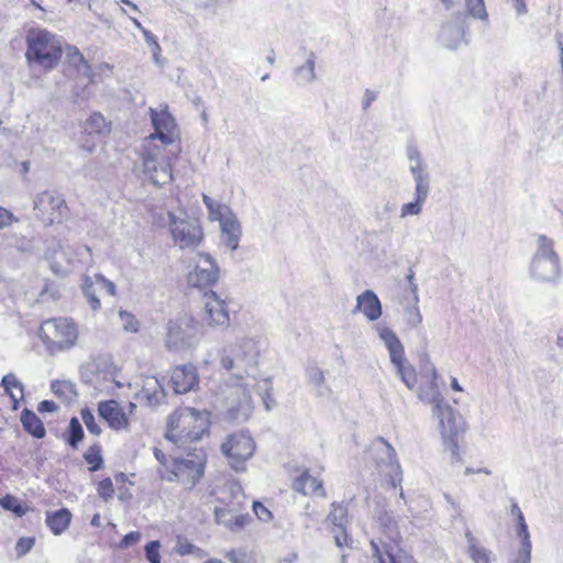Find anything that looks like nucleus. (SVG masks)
<instances>
[{
    "label": "nucleus",
    "instance_id": "0eeeda50",
    "mask_svg": "<svg viewBox=\"0 0 563 563\" xmlns=\"http://www.w3.org/2000/svg\"><path fill=\"white\" fill-rule=\"evenodd\" d=\"M200 338L199 322L192 316L183 313L168 322L165 344L168 350L184 351L196 347Z\"/></svg>",
    "mask_w": 563,
    "mask_h": 563
},
{
    "label": "nucleus",
    "instance_id": "79ce46f5",
    "mask_svg": "<svg viewBox=\"0 0 563 563\" xmlns=\"http://www.w3.org/2000/svg\"><path fill=\"white\" fill-rule=\"evenodd\" d=\"M328 520L336 529H345L349 525L347 509L344 505L339 503H332Z\"/></svg>",
    "mask_w": 563,
    "mask_h": 563
},
{
    "label": "nucleus",
    "instance_id": "412c9836",
    "mask_svg": "<svg viewBox=\"0 0 563 563\" xmlns=\"http://www.w3.org/2000/svg\"><path fill=\"white\" fill-rule=\"evenodd\" d=\"M99 416L114 430H124L129 426V419L115 400L101 401L98 405Z\"/></svg>",
    "mask_w": 563,
    "mask_h": 563
},
{
    "label": "nucleus",
    "instance_id": "f03ea898",
    "mask_svg": "<svg viewBox=\"0 0 563 563\" xmlns=\"http://www.w3.org/2000/svg\"><path fill=\"white\" fill-rule=\"evenodd\" d=\"M209 427V413L184 407L175 410L168 418L165 438L183 450L198 442Z\"/></svg>",
    "mask_w": 563,
    "mask_h": 563
},
{
    "label": "nucleus",
    "instance_id": "6e6552de",
    "mask_svg": "<svg viewBox=\"0 0 563 563\" xmlns=\"http://www.w3.org/2000/svg\"><path fill=\"white\" fill-rule=\"evenodd\" d=\"M168 229L170 238L180 250H195L203 240V230L198 219L186 212L177 214L168 211Z\"/></svg>",
    "mask_w": 563,
    "mask_h": 563
},
{
    "label": "nucleus",
    "instance_id": "774afa93",
    "mask_svg": "<svg viewBox=\"0 0 563 563\" xmlns=\"http://www.w3.org/2000/svg\"><path fill=\"white\" fill-rule=\"evenodd\" d=\"M406 279L409 283V288L411 294L413 295V300L417 303L418 302V285L415 283V272L410 268Z\"/></svg>",
    "mask_w": 563,
    "mask_h": 563
},
{
    "label": "nucleus",
    "instance_id": "a878e982",
    "mask_svg": "<svg viewBox=\"0 0 563 563\" xmlns=\"http://www.w3.org/2000/svg\"><path fill=\"white\" fill-rule=\"evenodd\" d=\"M375 330L388 350L391 363L405 356L404 345L391 329L386 325L378 324L375 327Z\"/></svg>",
    "mask_w": 563,
    "mask_h": 563
},
{
    "label": "nucleus",
    "instance_id": "4d7b16f0",
    "mask_svg": "<svg viewBox=\"0 0 563 563\" xmlns=\"http://www.w3.org/2000/svg\"><path fill=\"white\" fill-rule=\"evenodd\" d=\"M517 536L521 539L520 548L532 549L530 533L526 521L519 522V525H517Z\"/></svg>",
    "mask_w": 563,
    "mask_h": 563
},
{
    "label": "nucleus",
    "instance_id": "2eb2a0df",
    "mask_svg": "<svg viewBox=\"0 0 563 563\" xmlns=\"http://www.w3.org/2000/svg\"><path fill=\"white\" fill-rule=\"evenodd\" d=\"M369 545L374 563H417L411 554L383 538L371 540Z\"/></svg>",
    "mask_w": 563,
    "mask_h": 563
},
{
    "label": "nucleus",
    "instance_id": "ddd939ff",
    "mask_svg": "<svg viewBox=\"0 0 563 563\" xmlns=\"http://www.w3.org/2000/svg\"><path fill=\"white\" fill-rule=\"evenodd\" d=\"M150 110L155 132L145 140H152L154 143L159 142V146H165V148L172 146L170 148L174 150L175 146H177L176 143L179 141V133L174 118L166 109Z\"/></svg>",
    "mask_w": 563,
    "mask_h": 563
},
{
    "label": "nucleus",
    "instance_id": "ea45409f",
    "mask_svg": "<svg viewBox=\"0 0 563 563\" xmlns=\"http://www.w3.org/2000/svg\"><path fill=\"white\" fill-rule=\"evenodd\" d=\"M51 389L65 402H71L77 397L76 387L69 380H55L52 383Z\"/></svg>",
    "mask_w": 563,
    "mask_h": 563
},
{
    "label": "nucleus",
    "instance_id": "0e129e2a",
    "mask_svg": "<svg viewBox=\"0 0 563 563\" xmlns=\"http://www.w3.org/2000/svg\"><path fill=\"white\" fill-rule=\"evenodd\" d=\"M144 41L152 53H157V51H162L157 37L151 31H144Z\"/></svg>",
    "mask_w": 563,
    "mask_h": 563
},
{
    "label": "nucleus",
    "instance_id": "5701e85b",
    "mask_svg": "<svg viewBox=\"0 0 563 563\" xmlns=\"http://www.w3.org/2000/svg\"><path fill=\"white\" fill-rule=\"evenodd\" d=\"M45 257L55 274L65 275L70 272L74 266V258L60 244L48 249L45 253Z\"/></svg>",
    "mask_w": 563,
    "mask_h": 563
},
{
    "label": "nucleus",
    "instance_id": "69168bd1",
    "mask_svg": "<svg viewBox=\"0 0 563 563\" xmlns=\"http://www.w3.org/2000/svg\"><path fill=\"white\" fill-rule=\"evenodd\" d=\"M141 540V533L139 531H132L124 536L120 542L121 548H129Z\"/></svg>",
    "mask_w": 563,
    "mask_h": 563
},
{
    "label": "nucleus",
    "instance_id": "b1692460",
    "mask_svg": "<svg viewBox=\"0 0 563 563\" xmlns=\"http://www.w3.org/2000/svg\"><path fill=\"white\" fill-rule=\"evenodd\" d=\"M139 396L150 406L159 405L165 398V390L155 376H144Z\"/></svg>",
    "mask_w": 563,
    "mask_h": 563
},
{
    "label": "nucleus",
    "instance_id": "72a5a7b5",
    "mask_svg": "<svg viewBox=\"0 0 563 563\" xmlns=\"http://www.w3.org/2000/svg\"><path fill=\"white\" fill-rule=\"evenodd\" d=\"M202 200L208 209L209 219L211 221H219V223H222L227 219L234 216L233 211L224 203H221L217 200H213L207 195H202Z\"/></svg>",
    "mask_w": 563,
    "mask_h": 563
},
{
    "label": "nucleus",
    "instance_id": "cd10ccee",
    "mask_svg": "<svg viewBox=\"0 0 563 563\" xmlns=\"http://www.w3.org/2000/svg\"><path fill=\"white\" fill-rule=\"evenodd\" d=\"M437 379L438 373L435 367L432 366L430 369L429 380L421 385L418 391V397L422 401L433 405V407L445 402L439 390Z\"/></svg>",
    "mask_w": 563,
    "mask_h": 563
},
{
    "label": "nucleus",
    "instance_id": "6e6d98bb",
    "mask_svg": "<svg viewBox=\"0 0 563 563\" xmlns=\"http://www.w3.org/2000/svg\"><path fill=\"white\" fill-rule=\"evenodd\" d=\"M97 287L99 291H106L107 294L111 296L117 295V287L113 282L107 279L104 276L97 274Z\"/></svg>",
    "mask_w": 563,
    "mask_h": 563
},
{
    "label": "nucleus",
    "instance_id": "2f4dec72",
    "mask_svg": "<svg viewBox=\"0 0 563 563\" xmlns=\"http://www.w3.org/2000/svg\"><path fill=\"white\" fill-rule=\"evenodd\" d=\"M465 539L467 542V553L474 563H492L494 559L493 552L482 545L471 531L465 532Z\"/></svg>",
    "mask_w": 563,
    "mask_h": 563
},
{
    "label": "nucleus",
    "instance_id": "5fc2aeb1",
    "mask_svg": "<svg viewBox=\"0 0 563 563\" xmlns=\"http://www.w3.org/2000/svg\"><path fill=\"white\" fill-rule=\"evenodd\" d=\"M98 494L104 500H108V499L113 497V494H114L113 484H112V481L109 477L103 478L98 484Z\"/></svg>",
    "mask_w": 563,
    "mask_h": 563
},
{
    "label": "nucleus",
    "instance_id": "c756f323",
    "mask_svg": "<svg viewBox=\"0 0 563 563\" xmlns=\"http://www.w3.org/2000/svg\"><path fill=\"white\" fill-rule=\"evenodd\" d=\"M220 228L223 243L230 250H236L242 234L241 224L236 216L234 214L220 223Z\"/></svg>",
    "mask_w": 563,
    "mask_h": 563
},
{
    "label": "nucleus",
    "instance_id": "338daca9",
    "mask_svg": "<svg viewBox=\"0 0 563 563\" xmlns=\"http://www.w3.org/2000/svg\"><path fill=\"white\" fill-rule=\"evenodd\" d=\"M85 459H86L87 463L89 465H91L90 471H92V472L99 470L102 465V459L98 454L87 453L85 455Z\"/></svg>",
    "mask_w": 563,
    "mask_h": 563
},
{
    "label": "nucleus",
    "instance_id": "e433bc0d",
    "mask_svg": "<svg viewBox=\"0 0 563 563\" xmlns=\"http://www.w3.org/2000/svg\"><path fill=\"white\" fill-rule=\"evenodd\" d=\"M396 367L397 374L408 389H415L417 385V374L411 364L408 363L405 356L393 362Z\"/></svg>",
    "mask_w": 563,
    "mask_h": 563
},
{
    "label": "nucleus",
    "instance_id": "e2e57ef3",
    "mask_svg": "<svg viewBox=\"0 0 563 563\" xmlns=\"http://www.w3.org/2000/svg\"><path fill=\"white\" fill-rule=\"evenodd\" d=\"M253 510L256 517L262 521H269L272 518L271 511L260 501L253 503Z\"/></svg>",
    "mask_w": 563,
    "mask_h": 563
},
{
    "label": "nucleus",
    "instance_id": "dca6fc26",
    "mask_svg": "<svg viewBox=\"0 0 563 563\" xmlns=\"http://www.w3.org/2000/svg\"><path fill=\"white\" fill-rule=\"evenodd\" d=\"M34 209L44 222L53 224L60 221L66 205L60 195L44 191L34 200Z\"/></svg>",
    "mask_w": 563,
    "mask_h": 563
},
{
    "label": "nucleus",
    "instance_id": "bf43d9fd",
    "mask_svg": "<svg viewBox=\"0 0 563 563\" xmlns=\"http://www.w3.org/2000/svg\"><path fill=\"white\" fill-rule=\"evenodd\" d=\"M307 377H308L309 382L311 384H313L314 386H321L324 382V374L317 366H311V367L307 368Z\"/></svg>",
    "mask_w": 563,
    "mask_h": 563
},
{
    "label": "nucleus",
    "instance_id": "37998d69",
    "mask_svg": "<svg viewBox=\"0 0 563 563\" xmlns=\"http://www.w3.org/2000/svg\"><path fill=\"white\" fill-rule=\"evenodd\" d=\"M85 131L88 134H102L109 132V126L101 113H93L87 119Z\"/></svg>",
    "mask_w": 563,
    "mask_h": 563
},
{
    "label": "nucleus",
    "instance_id": "052dcab7",
    "mask_svg": "<svg viewBox=\"0 0 563 563\" xmlns=\"http://www.w3.org/2000/svg\"><path fill=\"white\" fill-rule=\"evenodd\" d=\"M228 489L230 490L232 495V501L231 503H238L242 506L244 501V494L242 490V487L239 483H230L228 484Z\"/></svg>",
    "mask_w": 563,
    "mask_h": 563
},
{
    "label": "nucleus",
    "instance_id": "9b49d317",
    "mask_svg": "<svg viewBox=\"0 0 563 563\" xmlns=\"http://www.w3.org/2000/svg\"><path fill=\"white\" fill-rule=\"evenodd\" d=\"M255 450V441L246 431L229 434L221 444L222 454L235 472L246 471V462L252 459Z\"/></svg>",
    "mask_w": 563,
    "mask_h": 563
},
{
    "label": "nucleus",
    "instance_id": "423d86ee",
    "mask_svg": "<svg viewBox=\"0 0 563 563\" xmlns=\"http://www.w3.org/2000/svg\"><path fill=\"white\" fill-rule=\"evenodd\" d=\"M77 324L68 318H52L42 322L40 336L51 354L73 349L78 340Z\"/></svg>",
    "mask_w": 563,
    "mask_h": 563
},
{
    "label": "nucleus",
    "instance_id": "1a4fd4ad",
    "mask_svg": "<svg viewBox=\"0 0 563 563\" xmlns=\"http://www.w3.org/2000/svg\"><path fill=\"white\" fill-rule=\"evenodd\" d=\"M369 454L379 473L388 478L387 482L393 488H400L399 497L404 498L402 471L395 449L385 439L378 438L371 444Z\"/></svg>",
    "mask_w": 563,
    "mask_h": 563
},
{
    "label": "nucleus",
    "instance_id": "4be33fe9",
    "mask_svg": "<svg viewBox=\"0 0 563 563\" xmlns=\"http://www.w3.org/2000/svg\"><path fill=\"white\" fill-rule=\"evenodd\" d=\"M355 310L362 311L368 321L378 320L383 313L379 298L369 289L357 296Z\"/></svg>",
    "mask_w": 563,
    "mask_h": 563
},
{
    "label": "nucleus",
    "instance_id": "3c124183",
    "mask_svg": "<svg viewBox=\"0 0 563 563\" xmlns=\"http://www.w3.org/2000/svg\"><path fill=\"white\" fill-rule=\"evenodd\" d=\"M159 541H151L145 545V556L150 563H161Z\"/></svg>",
    "mask_w": 563,
    "mask_h": 563
},
{
    "label": "nucleus",
    "instance_id": "a19ab883",
    "mask_svg": "<svg viewBox=\"0 0 563 563\" xmlns=\"http://www.w3.org/2000/svg\"><path fill=\"white\" fill-rule=\"evenodd\" d=\"M81 289L84 295L86 296L90 307L92 310H98L101 306L99 298L97 297V292L99 291L97 287V277H84Z\"/></svg>",
    "mask_w": 563,
    "mask_h": 563
},
{
    "label": "nucleus",
    "instance_id": "8fccbe9b",
    "mask_svg": "<svg viewBox=\"0 0 563 563\" xmlns=\"http://www.w3.org/2000/svg\"><path fill=\"white\" fill-rule=\"evenodd\" d=\"M176 552L181 555H200L202 550L187 540H179L176 545Z\"/></svg>",
    "mask_w": 563,
    "mask_h": 563
},
{
    "label": "nucleus",
    "instance_id": "864d4df0",
    "mask_svg": "<svg viewBox=\"0 0 563 563\" xmlns=\"http://www.w3.org/2000/svg\"><path fill=\"white\" fill-rule=\"evenodd\" d=\"M35 540L34 538H20L15 544V552L19 558L25 555L31 551V549L34 547Z\"/></svg>",
    "mask_w": 563,
    "mask_h": 563
},
{
    "label": "nucleus",
    "instance_id": "c03bdc74",
    "mask_svg": "<svg viewBox=\"0 0 563 563\" xmlns=\"http://www.w3.org/2000/svg\"><path fill=\"white\" fill-rule=\"evenodd\" d=\"M466 15L487 22L488 14L484 4V0H464Z\"/></svg>",
    "mask_w": 563,
    "mask_h": 563
},
{
    "label": "nucleus",
    "instance_id": "09e8293b",
    "mask_svg": "<svg viewBox=\"0 0 563 563\" xmlns=\"http://www.w3.org/2000/svg\"><path fill=\"white\" fill-rule=\"evenodd\" d=\"M80 416H81V419H82L87 430L90 433H92L95 435H99L101 433V429L98 426L93 413L89 409H87V408L82 409L80 412Z\"/></svg>",
    "mask_w": 563,
    "mask_h": 563
},
{
    "label": "nucleus",
    "instance_id": "6ab92c4d",
    "mask_svg": "<svg viewBox=\"0 0 563 563\" xmlns=\"http://www.w3.org/2000/svg\"><path fill=\"white\" fill-rule=\"evenodd\" d=\"M214 516L218 523L231 530L242 529L250 519L247 515L242 514V506L238 503H229L223 507H216Z\"/></svg>",
    "mask_w": 563,
    "mask_h": 563
},
{
    "label": "nucleus",
    "instance_id": "20e7f679",
    "mask_svg": "<svg viewBox=\"0 0 563 563\" xmlns=\"http://www.w3.org/2000/svg\"><path fill=\"white\" fill-rule=\"evenodd\" d=\"M26 58L45 69L54 68L62 58L60 40L44 29H31L26 35Z\"/></svg>",
    "mask_w": 563,
    "mask_h": 563
},
{
    "label": "nucleus",
    "instance_id": "603ef678",
    "mask_svg": "<svg viewBox=\"0 0 563 563\" xmlns=\"http://www.w3.org/2000/svg\"><path fill=\"white\" fill-rule=\"evenodd\" d=\"M18 222L19 219L10 210L0 206V231Z\"/></svg>",
    "mask_w": 563,
    "mask_h": 563
},
{
    "label": "nucleus",
    "instance_id": "de8ad7c7",
    "mask_svg": "<svg viewBox=\"0 0 563 563\" xmlns=\"http://www.w3.org/2000/svg\"><path fill=\"white\" fill-rule=\"evenodd\" d=\"M405 321L412 329H416L421 324L422 314L416 305L405 309Z\"/></svg>",
    "mask_w": 563,
    "mask_h": 563
},
{
    "label": "nucleus",
    "instance_id": "c85d7f7f",
    "mask_svg": "<svg viewBox=\"0 0 563 563\" xmlns=\"http://www.w3.org/2000/svg\"><path fill=\"white\" fill-rule=\"evenodd\" d=\"M380 536L387 543L399 547L400 532L398 529L397 521L390 512L385 511L378 518Z\"/></svg>",
    "mask_w": 563,
    "mask_h": 563
},
{
    "label": "nucleus",
    "instance_id": "f3484780",
    "mask_svg": "<svg viewBox=\"0 0 563 563\" xmlns=\"http://www.w3.org/2000/svg\"><path fill=\"white\" fill-rule=\"evenodd\" d=\"M219 280V267L209 254H199L194 271L188 275V283L196 288L214 285Z\"/></svg>",
    "mask_w": 563,
    "mask_h": 563
},
{
    "label": "nucleus",
    "instance_id": "bb28decb",
    "mask_svg": "<svg viewBox=\"0 0 563 563\" xmlns=\"http://www.w3.org/2000/svg\"><path fill=\"white\" fill-rule=\"evenodd\" d=\"M65 54L68 66L74 68L78 76L87 78L89 82H92L91 67L79 49L76 46L67 45Z\"/></svg>",
    "mask_w": 563,
    "mask_h": 563
},
{
    "label": "nucleus",
    "instance_id": "a211bd4d",
    "mask_svg": "<svg viewBox=\"0 0 563 563\" xmlns=\"http://www.w3.org/2000/svg\"><path fill=\"white\" fill-rule=\"evenodd\" d=\"M408 168L415 180V189L430 191V174L417 147H407Z\"/></svg>",
    "mask_w": 563,
    "mask_h": 563
},
{
    "label": "nucleus",
    "instance_id": "c9c22d12",
    "mask_svg": "<svg viewBox=\"0 0 563 563\" xmlns=\"http://www.w3.org/2000/svg\"><path fill=\"white\" fill-rule=\"evenodd\" d=\"M70 519L71 514L63 508L55 512L47 514L46 523L54 534H60L68 528Z\"/></svg>",
    "mask_w": 563,
    "mask_h": 563
},
{
    "label": "nucleus",
    "instance_id": "393cba45",
    "mask_svg": "<svg viewBox=\"0 0 563 563\" xmlns=\"http://www.w3.org/2000/svg\"><path fill=\"white\" fill-rule=\"evenodd\" d=\"M292 489L303 496L319 495L325 497L322 482L308 472L301 473L292 482Z\"/></svg>",
    "mask_w": 563,
    "mask_h": 563
},
{
    "label": "nucleus",
    "instance_id": "9d476101",
    "mask_svg": "<svg viewBox=\"0 0 563 563\" xmlns=\"http://www.w3.org/2000/svg\"><path fill=\"white\" fill-rule=\"evenodd\" d=\"M206 463V454L202 450L192 449L187 457H174L170 470L162 473V477L168 482L178 481L192 487L202 477Z\"/></svg>",
    "mask_w": 563,
    "mask_h": 563
},
{
    "label": "nucleus",
    "instance_id": "13d9d810",
    "mask_svg": "<svg viewBox=\"0 0 563 563\" xmlns=\"http://www.w3.org/2000/svg\"><path fill=\"white\" fill-rule=\"evenodd\" d=\"M333 538H334L335 545L340 549H343L344 547L351 548V545H352V539L347 536L345 529L334 530Z\"/></svg>",
    "mask_w": 563,
    "mask_h": 563
},
{
    "label": "nucleus",
    "instance_id": "4c0bfd02",
    "mask_svg": "<svg viewBox=\"0 0 563 563\" xmlns=\"http://www.w3.org/2000/svg\"><path fill=\"white\" fill-rule=\"evenodd\" d=\"M429 192L430 191L415 189V199L401 206L400 218L420 216Z\"/></svg>",
    "mask_w": 563,
    "mask_h": 563
},
{
    "label": "nucleus",
    "instance_id": "39448f33",
    "mask_svg": "<svg viewBox=\"0 0 563 563\" xmlns=\"http://www.w3.org/2000/svg\"><path fill=\"white\" fill-rule=\"evenodd\" d=\"M529 274L531 278L539 283H552L560 278V256L554 250V241L552 239L543 234L536 238Z\"/></svg>",
    "mask_w": 563,
    "mask_h": 563
},
{
    "label": "nucleus",
    "instance_id": "a18cd8bd",
    "mask_svg": "<svg viewBox=\"0 0 563 563\" xmlns=\"http://www.w3.org/2000/svg\"><path fill=\"white\" fill-rule=\"evenodd\" d=\"M0 506L8 511H12L18 517H22L25 514V510L22 507L20 500L11 495H5L4 497L0 498Z\"/></svg>",
    "mask_w": 563,
    "mask_h": 563
},
{
    "label": "nucleus",
    "instance_id": "49530a36",
    "mask_svg": "<svg viewBox=\"0 0 563 563\" xmlns=\"http://www.w3.org/2000/svg\"><path fill=\"white\" fill-rule=\"evenodd\" d=\"M84 438V430L81 424L79 423L77 418H71L69 422V437H68V444L71 448H77L78 443Z\"/></svg>",
    "mask_w": 563,
    "mask_h": 563
},
{
    "label": "nucleus",
    "instance_id": "f8f14e48",
    "mask_svg": "<svg viewBox=\"0 0 563 563\" xmlns=\"http://www.w3.org/2000/svg\"><path fill=\"white\" fill-rule=\"evenodd\" d=\"M433 416L439 421V429L444 441L445 449L451 452L452 463L461 460L456 435L461 431L457 412L446 402L432 408Z\"/></svg>",
    "mask_w": 563,
    "mask_h": 563
},
{
    "label": "nucleus",
    "instance_id": "f257e3e1",
    "mask_svg": "<svg viewBox=\"0 0 563 563\" xmlns=\"http://www.w3.org/2000/svg\"><path fill=\"white\" fill-rule=\"evenodd\" d=\"M257 343L251 338L239 339L220 352V364L230 372L225 380L227 417L238 423L247 421L253 412L251 388L255 378L250 374V369L257 363Z\"/></svg>",
    "mask_w": 563,
    "mask_h": 563
},
{
    "label": "nucleus",
    "instance_id": "7c9ffc66",
    "mask_svg": "<svg viewBox=\"0 0 563 563\" xmlns=\"http://www.w3.org/2000/svg\"><path fill=\"white\" fill-rule=\"evenodd\" d=\"M316 54L310 52L303 64L297 66L294 70V79L300 86H306L317 79L316 75Z\"/></svg>",
    "mask_w": 563,
    "mask_h": 563
},
{
    "label": "nucleus",
    "instance_id": "7ed1b4c3",
    "mask_svg": "<svg viewBox=\"0 0 563 563\" xmlns=\"http://www.w3.org/2000/svg\"><path fill=\"white\" fill-rule=\"evenodd\" d=\"M180 152L179 146L165 148L152 140H144L142 144V173L152 184L163 186L173 180V161Z\"/></svg>",
    "mask_w": 563,
    "mask_h": 563
},
{
    "label": "nucleus",
    "instance_id": "58836bf2",
    "mask_svg": "<svg viewBox=\"0 0 563 563\" xmlns=\"http://www.w3.org/2000/svg\"><path fill=\"white\" fill-rule=\"evenodd\" d=\"M1 386L13 401V408L15 409L16 404L24 397L22 383L13 374H8L3 376Z\"/></svg>",
    "mask_w": 563,
    "mask_h": 563
},
{
    "label": "nucleus",
    "instance_id": "f704fd0d",
    "mask_svg": "<svg viewBox=\"0 0 563 563\" xmlns=\"http://www.w3.org/2000/svg\"><path fill=\"white\" fill-rule=\"evenodd\" d=\"M21 422L26 432L34 438L42 439L45 435V428L41 419L31 410L24 409L21 413Z\"/></svg>",
    "mask_w": 563,
    "mask_h": 563
},
{
    "label": "nucleus",
    "instance_id": "680f3d73",
    "mask_svg": "<svg viewBox=\"0 0 563 563\" xmlns=\"http://www.w3.org/2000/svg\"><path fill=\"white\" fill-rule=\"evenodd\" d=\"M532 549L519 548L516 556L508 563H531Z\"/></svg>",
    "mask_w": 563,
    "mask_h": 563
},
{
    "label": "nucleus",
    "instance_id": "aec40b11",
    "mask_svg": "<svg viewBox=\"0 0 563 563\" xmlns=\"http://www.w3.org/2000/svg\"><path fill=\"white\" fill-rule=\"evenodd\" d=\"M170 383L176 394H186L198 384V374L194 365L176 366L170 376Z\"/></svg>",
    "mask_w": 563,
    "mask_h": 563
},
{
    "label": "nucleus",
    "instance_id": "473e14b6",
    "mask_svg": "<svg viewBox=\"0 0 563 563\" xmlns=\"http://www.w3.org/2000/svg\"><path fill=\"white\" fill-rule=\"evenodd\" d=\"M464 30L461 26L446 23L440 30L439 40L445 47L456 49L464 41Z\"/></svg>",
    "mask_w": 563,
    "mask_h": 563
},
{
    "label": "nucleus",
    "instance_id": "4468645a",
    "mask_svg": "<svg viewBox=\"0 0 563 563\" xmlns=\"http://www.w3.org/2000/svg\"><path fill=\"white\" fill-rule=\"evenodd\" d=\"M202 320L210 328H225L229 325L230 316L227 302L214 291L203 295Z\"/></svg>",
    "mask_w": 563,
    "mask_h": 563
}]
</instances>
